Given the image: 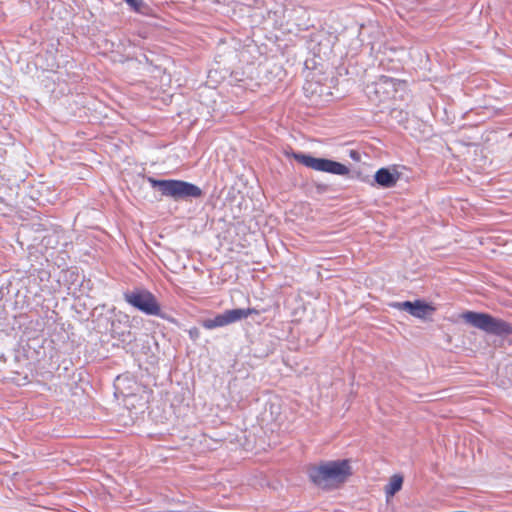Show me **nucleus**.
Here are the masks:
<instances>
[{"mask_svg": "<svg viewBox=\"0 0 512 512\" xmlns=\"http://www.w3.org/2000/svg\"><path fill=\"white\" fill-rule=\"evenodd\" d=\"M310 481L319 488L331 490L343 484L352 475L349 459L322 461L307 469Z\"/></svg>", "mask_w": 512, "mask_h": 512, "instance_id": "obj_1", "label": "nucleus"}, {"mask_svg": "<svg viewBox=\"0 0 512 512\" xmlns=\"http://www.w3.org/2000/svg\"><path fill=\"white\" fill-rule=\"evenodd\" d=\"M152 188L157 189L161 196L172 198L175 201L198 199L203 196L202 189L190 182L177 179H156L146 177Z\"/></svg>", "mask_w": 512, "mask_h": 512, "instance_id": "obj_2", "label": "nucleus"}, {"mask_svg": "<svg viewBox=\"0 0 512 512\" xmlns=\"http://www.w3.org/2000/svg\"><path fill=\"white\" fill-rule=\"evenodd\" d=\"M462 319L466 323L489 335L498 337H508L512 335V323L494 317L489 313L466 311L462 314Z\"/></svg>", "mask_w": 512, "mask_h": 512, "instance_id": "obj_3", "label": "nucleus"}, {"mask_svg": "<svg viewBox=\"0 0 512 512\" xmlns=\"http://www.w3.org/2000/svg\"><path fill=\"white\" fill-rule=\"evenodd\" d=\"M123 298L129 305L146 315L158 316L162 319L172 321L166 313L162 312L155 295L145 288L127 290L123 293Z\"/></svg>", "mask_w": 512, "mask_h": 512, "instance_id": "obj_4", "label": "nucleus"}, {"mask_svg": "<svg viewBox=\"0 0 512 512\" xmlns=\"http://www.w3.org/2000/svg\"><path fill=\"white\" fill-rule=\"evenodd\" d=\"M292 157L300 164L316 171L327 172L334 175H347L349 168L337 161L327 158H316L302 152H292Z\"/></svg>", "mask_w": 512, "mask_h": 512, "instance_id": "obj_5", "label": "nucleus"}, {"mask_svg": "<svg viewBox=\"0 0 512 512\" xmlns=\"http://www.w3.org/2000/svg\"><path fill=\"white\" fill-rule=\"evenodd\" d=\"M254 313L258 314V311L255 308H236L225 310L223 313L217 314L213 319H204L201 324L205 329L211 330L240 321Z\"/></svg>", "mask_w": 512, "mask_h": 512, "instance_id": "obj_6", "label": "nucleus"}, {"mask_svg": "<svg viewBox=\"0 0 512 512\" xmlns=\"http://www.w3.org/2000/svg\"><path fill=\"white\" fill-rule=\"evenodd\" d=\"M110 334L112 338L119 340L123 344H131L136 340V336L131 332L128 315H122L121 318L112 320Z\"/></svg>", "mask_w": 512, "mask_h": 512, "instance_id": "obj_7", "label": "nucleus"}, {"mask_svg": "<svg viewBox=\"0 0 512 512\" xmlns=\"http://www.w3.org/2000/svg\"><path fill=\"white\" fill-rule=\"evenodd\" d=\"M399 179L397 171H391L389 168H380L374 175L375 182L383 188L394 187Z\"/></svg>", "mask_w": 512, "mask_h": 512, "instance_id": "obj_8", "label": "nucleus"}, {"mask_svg": "<svg viewBox=\"0 0 512 512\" xmlns=\"http://www.w3.org/2000/svg\"><path fill=\"white\" fill-rule=\"evenodd\" d=\"M435 307L423 300L410 301L408 313L413 317L425 320L428 315L434 313Z\"/></svg>", "mask_w": 512, "mask_h": 512, "instance_id": "obj_9", "label": "nucleus"}, {"mask_svg": "<svg viewBox=\"0 0 512 512\" xmlns=\"http://www.w3.org/2000/svg\"><path fill=\"white\" fill-rule=\"evenodd\" d=\"M403 485V476L395 474L390 478L389 483L385 486V494L387 498L393 497L399 492Z\"/></svg>", "mask_w": 512, "mask_h": 512, "instance_id": "obj_10", "label": "nucleus"}, {"mask_svg": "<svg viewBox=\"0 0 512 512\" xmlns=\"http://www.w3.org/2000/svg\"><path fill=\"white\" fill-rule=\"evenodd\" d=\"M135 12L142 15H149L151 12L150 6L143 0H124Z\"/></svg>", "mask_w": 512, "mask_h": 512, "instance_id": "obj_11", "label": "nucleus"}, {"mask_svg": "<svg viewBox=\"0 0 512 512\" xmlns=\"http://www.w3.org/2000/svg\"><path fill=\"white\" fill-rule=\"evenodd\" d=\"M389 307L408 312V308L410 307V301L403 302H391L389 303Z\"/></svg>", "mask_w": 512, "mask_h": 512, "instance_id": "obj_12", "label": "nucleus"}, {"mask_svg": "<svg viewBox=\"0 0 512 512\" xmlns=\"http://www.w3.org/2000/svg\"><path fill=\"white\" fill-rule=\"evenodd\" d=\"M187 332L193 342H196L200 337V330L197 327H191Z\"/></svg>", "mask_w": 512, "mask_h": 512, "instance_id": "obj_13", "label": "nucleus"}, {"mask_svg": "<svg viewBox=\"0 0 512 512\" xmlns=\"http://www.w3.org/2000/svg\"><path fill=\"white\" fill-rule=\"evenodd\" d=\"M316 188L318 191L324 192L327 191L328 186L325 184H316Z\"/></svg>", "mask_w": 512, "mask_h": 512, "instance_id": "obj_14", "label": "nucleus"}, {"mask_svg": "<svg viewBox=\"0 0 512 512\" xmlns=\"http://www.w3.org/2000/svg\"><path fill=\"white\" fill-rule=\"evenodd\" d=\"M350 157H351L352 159H354V160H358V159H359V154H358V152H357V151H355V150H351V152H350Z\"/></svg>", "mask_w": 512, "mask_h": 512, "instance_id": "obj_15", "label": "nucleus"}]
</instances>
